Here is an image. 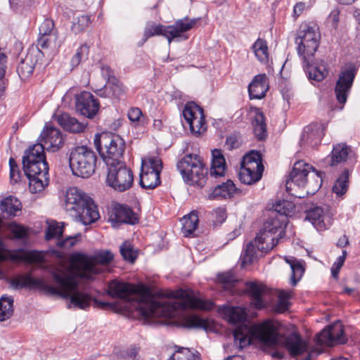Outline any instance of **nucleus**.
<instances>
[{"label":"nucleus","mask_w":360,"mask_h":360,"mask_svg":"<svg viewBox=\"0 0 360 360\" xmlns=\"http://www.w3.org/2000/svg\"><path fill=\"white\" fill-rule=\"evenodd\" d=\"M233 335L236 343L241 349L252 345L253 341H257L262 350L265 352L282 345L295 360H313L319 354L316 350L307 352L308 342L297 332L291 333L281 342L278 328L271 320H266L252 326L240 324L233 330Z\"/></svg>","instance_id":"obj_1"},{"label":"nucleus","mask_w":360,"mask_h":360,"mask_svg":"<svg viewBox=\"0 0 360 360\" xmlns=\"http://www.w3.org/2000/svg\"><path fill=\"white\" fill-rule=\"evenodd\" d=\"M51 275L58 286L48 285L44 279L35 278L31 273H26L15 278H11L8 283L14 290L23 288L38 290L48 295L58 296L69 300V308L72 305L81 309H86L90 306L92 298L88 293L78 290L79 282L75 275L66 273L60 274L56 271H51Z\"/></svg>","instance_id":"obj_2"},{"label":"nucleus","mask_w":360,"mask_h":360,"mask_svg":"<svg viewBox=\"0 0 360 360\" xmlns=\"http://www.w3.org/2000/svg\"><path fill=\"white\" fill-rule=\"evenodd\" d=\"M212 160L208 175V169L200 155L192 153L184 155L176 165L184 181L190 185H197L202 188L207 181L224 178L226 163L221 150L214 149L212 151Z\"/></svg>","instance_id":"obj_3"},{"label":"nucleus","mask_w":360,"mask_h":360,"mask_svg":"<svg viewBox=\"0 0 360 360\" xmlns=\"http://www.w3.org/2000/svg\"><path fill=\"white\" fill-rule=\"evenodd\" d=\"M295 212V205L291 201L278 200L272 205L262 229L255 237L259 250L266 253L278 244L285 233L288 217L293 216Z\"/></svg>","instance_id":"obj_4"},{"label":"nucleus","mask_w":360,"mask_h":360,"mask_svg":"<svg viewBox=\"0 0 360 360\" xmlns=\"http://www.w3.org/2000/svg\"><path fill=\"white\" fill-rule=\"evenodd\" d=\"M136 289L129 283L112 280L109 282L107 293L112 298H120L134 309L136 315L149 321L151 318L162 316L167 309V302L155 300L150 295H141L138 299L132 298L136 295Z\"/></svg>","instance_id":"obj_5"},{"label":"nucleus","mask_w":360,"mask_h":360,"mask_svg":"<svg viewBox=\"0 0 360 360\" xmlns=\"http://www.w3.org/2000/svg\"><path fill=\"white\" fill-rule=\"evenodd\" d=\"M22 169L29 179V188L32 193L44 190L49 184V165L44 147L41 143L30 146L22 158Z\"/></svg>","instance_id":"obj_6"},{"label":"nucleus","mask_w":360,"mask_h":360,"mask_svg":"<svg viewBox=\"0 0 360 360\" xmlns=\"http://www.w3.org/2000/svg\"><path fill=\"white\" fill-rule=\"evenodd\" d=\"M65 207L67 210L75 211L84 225L95 222L100 217L92 199L77 187H71L67 190Z\"/></svg>","instance_id":"obj_7"},{"label":"nucleus","mask_w":360,"mask_h":360,"mask_svg":"<svg viewBox=\"0 0 360 360\" xmlns=\"http://www.w3.org/2000/svg\"><path fill=\"white\" fill-rule=\"evenodd\" d=\"M94 143L106 165L110 163L116 164V162H123L121 158L125 150V141L120 136L103 131L95 135Z\"/></svg>","instance_id":"obj_8"},{"label":"nucleus","mask_w":360,"mask_h":360,"mask_svg":"<svg viewBox=\"0 0 360 360\" xmlns=\"http://www.w3.org/2000/svg\"><path fill=\"white\" fill-rule=\"evenodd\" d=\"M96 156L86 146H76L71 149L69 165L72 174L82 178H89L95 172Z\"/></svg>","instance_id":"obj_9"},{"label":"nucleus","mask_w":360,"mask_h":360,"mask_svg":"<svg viewBox=\"0 0 360 360\" xmlns=\"http://www.w3.org/2000/svg\"><path fill=\"white\" fill-rule=\"evenodd\" d=\"M157 296L159 298L180 300V301H175L173 302L172 307L175 309L186 310L188 309H191L210 311L214 307L213 302L199 298L195 295L193 290H188L182 288H179L176 290L158 292Z\"/></svg>","instance_id":"obj_10"},{"label":"nucleus","mask_w":360,"mask_h":360,"mask_svg":"<svg viewBox=\"0 0 360 360\" xmlns=\"http://www.w3.org/2000/svg\"><path fill=\"white\" fill-rule=\"evenodd\" d=\"M113 258L114 255L110 250H101L91 257L82 253L75 254L73 259L77 263L79 269L77 276L82 279L93 280L94 275L101 272L96 264H108Z\"/></svg>","instance_id":"obj_11"},{"label":"nucleus","mask_w":360,"mask_h":360,"mask_svg":"<svg viewBox=\"0 0 360 360\" xmlns=\"http://www.w3.org/2000/svg\"><path fill=\"white\" fill-rule=\"evenodd\" d=\"M108 174L106 184L118 192L129 190L134 184V174L124 162H116V164L110 163L107 165Z\"/></svg>","instance_id":"obj_12"},{"label":"nucleus","mask_w":360,"mask_h":360,"mask_svg":"<svg viewBox=\"0 0 360 360\" xmlns=\"http://www.w3.org/2000/svg\"><path fill=\"white\" fill-rule=\"evenodd\" d=\"M321 35L314 27L304 24L300 27L295 42L298 55L314 56L319 46Z\"/></svg>","instance_id":"obj_13"},{"label":"nucleus","mask_w":360,"mask_h":360,"mask_svg":"<svg viewBox=\"0 0 360 360\" xmlns=\"http://www.w3.org/2000/svg\"><path fill=\"white\" fill-rule=\"evenodd\" d=\"M311 171L314 172L315 176H321V175H324V172L317 170L303 160L296 162L285 181L287 192L291 194L292 184L298 187H304L307 184V176ZM292 195L297 197V195L294 193H292ZM298 198L302 197L298 196Z\"/></svg>","instance_id":"obj_14"},{"label":"nucleus","mask_w":360,"mask_h":360,"mask_svg":"<svg viewBox=\"0 0 360 360\" xmlns=\"http://www.w3.org/2000/svg\"><path fill=\"white\" fill-rule=\"evenodd\" d=\"M356 73L357 68L352 63L341 70L334 89L336 99L340 104L344 105L346 103ZM342 108L343 105L340 109L342 110Z\"/></svg>","instance_id":"obj_15"},{"label":"nucleus","mask_w":360,"mask_h":360,"mask_svg":"<svg viewBox=\"0 0 360 360\" xmlns=\"http://www.w3.org/2000/svg\"><path fill=\"white\" fill-rule=\"evenodd\" d=\"M183 116L189 124L193 134L199 136L207 131V123L203 109L193 101L188 102L183 110Z\"/></svg>","instance_id":"obj_16"},{"label":"nucleus","mask_w":360,"mask_h":360,"mask_svg":"<svg viewBox=\"0 0 360 360\" xmlns=\"http://www.w3.org/2000/svg\"><path fill=\"white\" fill-rule=\"evenodd\" d=\"M75 108L82 115L93 119L98 113L100 103L95 96L89 91H82L75 96Z\"/></svg>","instance_id":"obj_17"},{"label":"nucleus","mask_w":360,"mask_h":360,"mask_svg":"<svg viewBox=\"0 0 360 360\" xmlns=\"http://www.w3.org/2000/svg\"><path fill=\"white\" fill-rule=\"evenodd\" d=\"M303 68L309 80L323 81L328 75V65L323 60H314V56H304Z\"/></svg>","instance_id":"obj_18"},{"label":"nucleus","mask_w":360,"mask_h":360,"mask_svg":"<svg viewBox=\"0 0 360 360\" xmlns=\"http://www.w3.org/2000/svg\"><path fill=\"white\" fill-rule=\"evenodd\" d=\"M39 137L44 143L41 144L44 147V150L56 152L64 144V137L60 130L51 125H45Z\"/></svg>","instance_id":"obj_19"},{"label":"nucleus","mask_w":360,"mask_h":360,"mask_svg":"<svg viewBox=\"0 0 360 360\" xmlns=\"http://www.w3.org/2000/svg\"><path fill=\"white\" fill-rule=\"evenodd\" d=\"M317 342L329 346L345 343L346 340L342 326L340 323H335L324 328L317 335Z\"/></svg>","instance_id":"obj_20"},{"label":"nucleus","mask_w":360,"mask_h":360,"mask_svg":"<svg viewBox=\"0 0 360 360\" xmlns=\"http://www.w3.org/2000/svg\"><path fill=\"white\" fill-rule=\"evenodd\" d=\"M324 126L323 124L311 123L303 129L300 137V144L301 146L317 147L325 135Z\"/></svg>","instance_id":"obj_21"},{"label":"nucleus","mask_w":360,"mask_h":360,"mask_svg":"<svg viewBox=\"0 0 360 360\" xmlns=\"http://www.w3.org/2000/svg\"><path fill=\"white\" fill-rule=\"evenodd\" d=\"M110 218L114 226L122 224L134 225L139 221L137 214L132 208L127 205L119 203L114 206Z\"/></svg>","instance_id":"obj_22"},{"label":"nucleus","mask_w":360,"mask_h":360,"mask_svg":"<svg viewBox=\"0 0 360 360\" xmlns=\"http://www.w3.org/2000/svg\"><path fill=\"white\" fill-rule=\"evenodd\" d=\"M127 87L118 78H112V80L106 82L101 88L94 90L95 94L99 97L110 98L120 100L126 95Z\"/></svg>","instance_id":"obj_23"},{"label":"nucleus","mask_w":360,"mask_h":360,"mask_svg":"<svg viewBox=\"0 0 360 360\" xmlns=\"http://www.w3.org/2000/svg\"><path fill=\"white\" fill-rule=\"evenodd\" d=\"M224 180L225 177L210 181L212 184H216V186L211 189L208 195L209 200L226 199L233 196L237 190L235 184L231 179Z\"/></svg>","instance_id":"obj_24"},{"label":"nucleus","mask_w":360,"mask_h":360,"mask_svg":"<svg viewBox=\"0 0 360 360\" xmlns=\"http://www.w3.org/2000/svg\"><path fill=\"white\" fill-rule=\"evenodd\" d=\"M352 153L350 146L340 143L333 146L330 154L326 158L327 164L330 167L344 165Z\"/></svg>","instance_id":"obj_25"},{"label":"nucleus","mask_w":360,"mask_h":360,"mask_svg":"<svg viewBox=\"0 0 360 360\" xmlns=\"http://www.w3.org/2000/svg\"><path fill=\"white\" fill-rule=\"evenodd\" d=\"M266 74H259L254 77L248 85L250 99H262L265 97L269 89Z\"/></svg>","instance_id":"obj_26"},{"label":"nucleus","mask_w":360,"mask_h":360,"mask_svg":"<svg viewBox=\"0 0 360 360\" xmlns=\"http://www.w3.org/2000/svg\"><path fill=\"white\" fill-rule=\"evenodd\" d=\"M250 111L255 114L252 122L254 134L258 141H264L267 137V129L264 114L261 108L255 106H251Z\"/></svg>","instance_id":"obj_27"},{"label":"nucleus","mask_w":360,"mask_h":360,"mask_svg":"<svg viewBox=\"0 0 360 360\" xmlns=\"http://www.w3.org/2000/svg\"><path fill=\"white\" fill-rule=\"evenodd\" d=\"M198 19H189L188 17L178 20L174 25H167L169 32L168 43L170 44L175 38L181 37V34L192 29L196 24Z\"/></svg>","instance_id":"obj_28"},{"label":"nucleus","mask_w":360,"mask_h":360,"mask_svg":"<svg viewBox=\"0 0 360 360\" xmlns=\"http://www.w3.org/2000/svg\"><path fill=\"white\" fill-rule=\"evenodd\" d=\"M245 292L248 294L252 300V304L256 309H262L266 307L262 295L264 293L263 285L252 281H246Z\"/></svg>","instance_id":"obj_29"},{"label":"nucleus","mask_w":360,"mask_h":360,"mask_svg":"<svg viewBox=\"0 0 360 360\" xmlns=\"http://www.w3.org/2000/svg\"><path fill=\"white\" fill-rule=\"evenodd\" d=\"M264 169V166L256 169L250 166L241 165L238 174L239 179L244 184H253L261 179Z\"/></svg>","instance_id":"obj_30"},{"label":"nucleus","mask_w":360,"mask_h":360,"mask_svg":"<svg viewBox=\"0 0 360 360\" xmlns=\"http://www.w3.org/2000/svg\"><path fill=\"white\" fill-rule=\"evenodd\" d=\"M22 208L20 200L13 195H9L0 202V210L3 214H6L8 217H14L19 216Z\"/></svg>","instance_id":"obj_31"},{"label":"nucleus","mask_w":360,"mask_h":360,"mask_svg":"<svg viewBox=\"0 0 360 360\" xmlns=\"http://www.w3.org/2000/svg\"><path fill=\"white\" fill-rule=\"evenodd\" d=\"M18 252L22 254H13L11 259L13 261H22L27 264H42L45 262V256L43 252L34 250H25L19 249Z\"/></svg>","instance_id":"obj_32"},{"label":"nucleus","mask_w":360,"mask_h":360,"mask_svg":"<svg viewBox=\"0 0 360 360\" xmlns=\"http://www.w3.org/2000/svg\"><path fill=\"white\" fill-rule=\"evenodd\" d=\"M58 123L65 129L72 133L83 132L87 124L79 122L76 118L70 117L68 113H63L57 118Z\"/></svg>","instance_id":"obj_33"},{"label":"nucleus","mask_w":360,"mask_h":360,"mask_svg":"<svg viewBox=\"0 0 360 360\" xmlns=\"http://www.w3.org/2000/svg\"><path fill=\"white\" fill-rule=\"evenodd\" d=\"M161 184L160 175L155 172L146 170L143 160L141 163V169L139 174V185L144 189H154Z\"/></svg>","instance_id":"obj_34"},{"label":"nucleus","mask_w":360,"mask_h":360,"mask_svg":"<svg viewBox=\"0 0 360 360\" xmlns=\"http://www.w3.org/2000/svg\"><path fill=\"white\" fill-rule=\"evenodd\" d=\"M36 60H34L32 54H27L24 58H21L16 71L22 80L29 78L34 70Z\"/></svg>","instance_id":"obj_35"},{"label":"nucleus","mask_w":360,"mask_h":360,"mask_svg":"<svg viewBox=\"0 0 360 360\" xmlns=\"http://www.w3.org/2000/svg\"><path fill=\"white\" fill-rule=\"evenodd\" d=\"M217 282L222 285L224 290L235 293L236 285L239 282L233 271L219 273L217 276Z\"/></svg>","instance_id":"obj_36"},{"label":"nucleus","mask_w":360,"mask_h":360,"mask_svg":"<svg viewBox=\"0 0 360 360\" xmlns=\"http://www.w3.org/2000/svg\"><path fill=\"white\" fill-rule=\"evenodd\" d=\"M323 209L320 206H314L306 211L305 220L309 221L316 229L325 226Z\"/></svg>","instance_id":"obj_37"},{"label":"nucleus","mask_w":360,"mask_h":360,"mask_svg":"<svg viewBox=\"0 0 360 360\" xmlns=\"http://www.w3.org/2000/svg\"><path fill=\"white\" fill-rule=\"evenodd\" d=\"M184 326L188 328H199L205 330H212V323L206 319L200 318L199 316L193 314L185 318Z\"/></svg>","instance_id":"obj_38"},{"label":"nucleus","mask_w":360,"mask_h":360,"mask_svg":"<svg viewBox=\"0 0 360 360\" xmlns=\"http://www.w3.org/2000/svg\"><path fill=\"white\" fill-rule=\"evenodd\" d=\"M167 25H163L161 24H152L146 27L143 32V39L141 45H143L148 38L152 37L153 36H163L168 40L169 36V30L167 29Z\"/></svg>","instance_id":"obj_39"},{"label":"nucleus","mask_w":360,"mask_h":360,"mask_svg":"<svg viewBox=\"0 0 360 360\" xmlns=\"http://www.w3.org/2000/svg\"><path fill=\"white\" fill-rule=\"evenodd\" d=\"M349 170L347 168H345L336 179L332 189L338 196H342L347 191L349 187Z\"/></svg>","instance_id":"obj_40"},{"label":"nucleus","mask_w":360,"mask_h":360,"mask_svg":"<svg viewBox=\"0 0 360 360\" xmlns=\"http://www.w3.org/2000/svg\"><path fill=\"white\" fill-rule=\"evenodd\" d=\"M224 313L230 323L236 324L245 321L246 314L244 309L239 307H225Z\"/></svg>","instance_id":"obj_41"},{"label":"nucleus","mask_w":360,"mask_h":360,"mask_svg":"<svg viewBox=\"0 0 360 360\" xmlns=\"http://www.w3.org/2000/svg\"><path fill=\"white\" fill-rule=\"evenodd\" d=\"M13 302L12 297L1 296L0 298V321H6L13 316Z\"/></svg>","instance_id":"obj_42"},{"label":"nucleus","mask_w":360,"mask_h":360,"mask_svg":"<svg viewBox=\"0 0 360 360\" xmlns=\"http://www.w3.org/2000/svg\"><path fill=\"white\" fill-rule=\"evenodd\" d=\"M198 216L197 211H192L187 216L184 217L182 232L185 236L191 235L198 225Z\"/></svg>","instance_id":"obj_43"},{"label":"nucleus","mask_w":360,"mask_h":360,"mask_svg":"<svg viewBox=\"0 0 360 360\" xmlns=\"http://www.w3.org/2000/svg\"><path fill=\"white\" fill-rule=\"evenodd\" d=\"M252 49L257 58L262 63H266L269 59L267 42L265 39L258 38L252 45Z\"/></svg>","instance_id":"obj_44"},{"label":"nucleus","mask_w":360,"mask_h":360,"mask_svg":"<svg viewBox=\"0 0 360 360\" xmlns=\"http://www.w3.org/2000/svg\"><path fill=\"white\" fill-rule=\"evenodd\" d=\"M240 165L259 169V167L264 166L262 154L258 150H251L243 156Z\"/></svg>","instance_id":"obj_45"},{"label":"nucleus","mask_w":360,"mask_h":360,"mask_svg":"<svg viewBox=\"0 0 360 360\" xmlns=\"http://www.w3.org/2000/svg\"><path fill=\"white\" fill-rule=\"evenodd\" d=\"M6 227L15 240H24L28 238V228L16 221L8 223Z\"/></svg>","instance_id":"obj_46"},{"label":"nucleus","mask_w":360,"mask_h":360,"mask_svg":"<svg viewBox=\"0 0 360 360\" xmlns=\"http://www.w3.org/2000/svg\"><path fill=\"white\" fill-rule=\"evenodd\" d=\"M120 254L123 259L133 264L137 258V251L135 250L131 244L128 241H124L120 247Z\"/></svg>","instance_id":"obj_47"},{"label":"nucleus","mask_w":360,"mask_h":360,"mask_svg":"<svg viewBox=\"0 0 360 360\" xmlns=\"http://www.w3.org/2000/svg\"><path fill=\"white\" fill-rule=\"evenodd\" d=\"M64 226L65 223L63 222L61 223V225H58V223L49 225L46 232L45 239L46 240H51L53 238H56L58 241L61 240Z\"/></svg>","instance_id":"obj_48"},{"label":"nucleus","mask_w":360,"mask_h":360,"mask_svg":"<svg viewBox=\"0 0 360 360\" xmlns=\"http://www.w3.org/2000/svg\"><path fill=\"white\" fill-rule=\"evenodd\" d=\"M91 15H82L72 22L71 30L75 34L83 32L91 23Z\"/></svg>","instance_id":"obj_49"},{"label":"nucleus","mask_w":360,"mask_h":360,"mask_svg":"<svg viewBox=\"0 0 360 360\" xmlns=\"http://www.w3.org/2000/svg\"><path fill=\"white\" fill-rule=\"evenodd\" d=\"M291 284L295 286L302 278L305 269L303 265L302 261L299 260L291 268Z\"/></svg>","instance_id":"obj_50"},{"label":"nucleus","mask_w":360,"mask_h":360,"mask_svg":"<svg viewBox=\"0 0 360 360\" xmlns=\"http://www.w3.org/2000/svg\"><path fill=\"white\" fill-rule=\"evenodd\" d=\"M243 143L241 134L234 131L226 137L225 146L227 149L232 150L240 148Z\"/></svg>","instance_id":"obj_51"},{"label":"nucleus","mask_w":360,"mask_h":360,"mask_svg":"<svg viewBox=\"0 0 360 360\" xmlns=\"http://www.w3.org/2000/svg\"><path fill=\"white\" fill-rule=\"evenodd\" d=\"M255 246L257 247V243L255 240L250 242L243 252V264H251L255 257L256 250Z\"/></svg>","instance_id":"obj_52"},{"label":"nucleus","mask_w":360,"mask_h":360,"mask_svg":"<svg viewBox=\"0 0 360 360\" xmlns=\"http://www.w3.org/2000/svg\"><path fill=\"white\" fill-rule=\"evenodd\" d=\"M143 166L146 170L155 172L160 175L162 169V161L158 157H153L148 159V164L143 161Z\"/></svg>","instance_id":"obj_53"},{"label":"nucleus","mask_w":360,"mask_h":360,"mask_svg":"<svg viewBox=\"0 0 360 360\" xmlns=\"http://www.w3.org/2000/svg\"><path fill=\"white\" fill-rule=\"evenodd\" d=\"M288 299V294L285 292L281 293L278 296V301L274 307L275 311L280 314L287 311L290 305Z\"/></svg>","instance_id":"obj_54"},{"label":"nucleus","mask_w":360,"mask_h":360,"mask_svg":"<svg viewBox=\"0 0 360 360\" xmlns=\"http://www.w3.org/2000/svg\"><path fill=\"white\" fill-rule=\"evenodd\" d=\"M54 22L52 20L45 19L39 26V35H52L53 40L57 38L56 33L53 32Z\"/></svg>","instance_id":"obj_55"},{"label":"nucleus","mask_w":360,"mask_h":360,"mask_svg":"<svg viewBox=\"0 0 360 360\" xmlns=\"http://www.w3.org/2000/svg\"><path fill=\"white\" fill-rule=\"evenodd\" d=\"M175 347L177 348L176 350V360H194L195 356L200 355L198 352H195L197 354H195L188 348Z\"/></svg>","instance_id":"obj_56"},{"label":"nucleus","mask_w":360,"mask_h":360,"mask_svg":"<svg viewBox=\"0 0 360 360\" xmlns=\"http://www.w3.org/2000/svg\"><path fill=\"white\" fill-rule=\"evenodd\" d=\"M326 174L324 175H321V176H316V179L311 181H307V184L304 186L307 187V193L313 195L316 192H317L319 188L321 187L323 178L325 177Z\"/></svg>","instance_id":"obj_57"},{"label":"nucleus","mask_w":360,"mask_h":360,"mask_svg":"<svg viewBox=\"0 0 360 360\" xmlns=\"http://www.w3.org/2000/svg\"><path fill=\"white\" fill-rule=\"evenodd\" d=\"M82 234L78 233L73 236H68L65 239L58 241L57 246L59 248H72L73 247L80 239Z\"/></svg>","instance_id":"obj_58"},{"label":"nucleus","mask_w":360,"mask_h":360,"mask_svg":"<svg viewBox=\"0 0 360 360\" xmlns=\"http://www.w3.org/2000/svg\"><path fill=\"white\" fill-rule=\"evenodd\" d=\"M89 53V46L86 44L82 45L77 51L76 53L73 56L71 60V64L73 67L77 66L84 54L87 55Z\"/></svg>","instance_id":"obj_59"},{"label":"nucleus","mask_w":360,"mask_h":360,"mask_svg":"<svg viewBox=\"0 0 360 360\" xmlns=\"http://www.w3.org/2000/svg\"><path fill=\"white\" fill-rule=\"evenodd\" d=\"M214 224H222L226 219L227 214L224 207H219L214 210Z\"/></svg>","instance_id":"obj_60"},{"label":"nucleus","mask_w":360,"mask_h":360,"mask_svg":"<svg viewBox=\"0 0 360 360\" xmlns=\"http://www.w3.org/2000/svg\"><path fill=\"white\" fill-rule=\"evenodd\" d=\"M128 118L131 122H141V117L143 116L142 111L139 108H131L128 112Z\"/></svg>","instance_id":"obj_61"},{"label":"nucleus","mask_w":360,"mask_h":360,"mask_svg":"<svg viewBox=\"0 0 360 360\" xmlns=\"http://www.w3.org/2000/svg\"><path fill=\"white\" fill-rule=\"evenodd\" d=\"M344 263L345 261L343 257H338L337 260L333 264V266L331 267V274L335 279H338L340 270L343 266Z\"/></svg>","instance_id":"obj_62"},{"label":"nucleus","mask_w":360,"mask_h":360,"mask_svg":"<svg viewBox=\"0 0 360 360\" xmlns=\"http://www.w3.org/2000/svg\"><path fill=\"white\" fill-rule=\"evenodd\" d=\"M52 39H53L52 35H39L37 45L41 49H47L50 46Z\"/></svg>","instance_id":"obj_63"},{"label":"nucleus","mask_w":360,"mask_h":360,"mask_svg":"<svg viewBox=\"0 0 360 360\" xmlns=\"http://www.w3.org/2000/svg\"><path fill=\"white\" fill-rule=\"evenodd\" d=\"M101 75L106 82L112 80V78H117L114 74V71L108 65H102Z\"/></svg>","instance_id":"obj_64"}]
</instances>
